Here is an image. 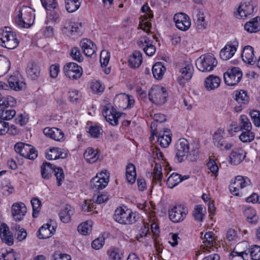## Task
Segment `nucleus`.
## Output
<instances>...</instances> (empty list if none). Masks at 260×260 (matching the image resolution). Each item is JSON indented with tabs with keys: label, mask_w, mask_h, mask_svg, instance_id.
Returning a JSON list of instances; mask_svg holds the SVG:
<instances>
[{
	"label": "nucleus",
	"mask_w": 260,
	"mask_h": 260,
	"mask_svg": "<svg viewBox=\"0 0 260 260\" xmlns=\"http://www.w3.org/2000/svg\"><path fill=\"white\" fill-rule=\"evenodd\" d=\"M245 29L250 33H255L260 30V17L257 16L244 25Z\"/></svg>",
	"instance_id": "nucleus-29"
},
{
	"label": "nucleus",
	"mask_w": 260,
	"mask_h": 260,
	"mask_svg": "<svg viewBox=\"0 0 260 260\" xmlns=\"http://www.w3.org/2000/svg\"><path fill=\"white\" fill-rule=\"evenodd\" d=\"M26 73L31 79L36 80L40 75V67L35 62H29L27 66Z\"/></svg>",
	"instance_id": "nucleus-24"
},
{
	"label": "nucleus",
	"mask_w": 260,
	"mask_h": 260,
	"mask_svg": "<svg viewBox=\"0 0 260 260\" xmlns=\"http://www.w3.org/2000/svg\"><path fill=\"white\" fill-rule=\"evenodd\" d=\"M207 166L210 171L216 177L218 172V167L215 160L213 159H210L207 164Z\"/></svg>",
	"instance_id": "nucleus-62"
},
{
	"label": "nucleus",
	"mask_w": 260,
	"mask_h": 260,
	"mask_svg": "<svg viewBox=\"0 0 260 260\" xmlns=\"http://www.w3.org/2000/svg\"><path fill=\"white\" fill-rule=\"evenodd\" d=\"M31 204L32 207V216L36 218L38 216V214L41 210V202L37 198L32 199L31 200Z\"/></svg>",
	"instance_id": "nucleus-58"
},
{
	"label": "nucleus",
	"mask_w": 260,
	"mask_h": 260,
	"mask_svg": "<svg viewBox=\"0 0 260 260\" xmlns=\"http://www.w3.org/2000/svg\"><path fill=\"white\" fill-rule=\"evenodd\" d=\"M120 101H122L123 103L127 105V108H131L134 105L135 101L134 99L131 98L129 96L125 94H120L117 95L114 99V102L116 106H117L119 108L125 109L123 105L119 104L118 103Z\"/></svg>",
	"instance_id": "nucleus-25"
},
{
	"label": "nucleus",
	"mask_w": 260,
	"mask_h": 260,
	"mask_svg": "<svg viewBox=\"0 0 260 260\" xmlns=\"http://www.w3.org/2000/svg\"><path fill=\"white\" fill-rule=\"evenodd\" d=\"M126 178L131 184L136 181V171L135 166L132 164H128L126 168Z\"/></svg>",
	"instance_id": "nucleus-43"
},
{
	"label": "nucleus",
	"mask_w": 260,
	"mask_h": 260,
	"mask_svg": "<svg viewBox=\"0 0 260 260\" xmlns=\"http://www.w3.org/2000/svg\"><path fill=\"white\" fill-rule=\"evenodd\" d=\"M148 96L149 100L153 103L161 105L166 102L168 93L165 88L155 86L151 88Z\"/></svg>",
	"instance_id": "nucleus-4"
},
{
	"label": "nucleus",
	"mask_w": 260,
	"mask_h": 260,
	"mask_svg": "<svg viewBox=\"0 0 260 260\" xmlns=\"http://www.w3.org/2000/svg\"><path fill=\"white\" fill-rule=\"evenodd\" d=\"M9 227L5 223L0 227V236L2 241L8 245H12L14 242L13 236L10 234Z\"/></svg>",
	"instance_id": "nucleus-23"
},
{
	"label": "nucleus",
	"mask_w": 260,
	"mask_h": 260,
	"mask_svg": "<svg viewBox=\"0 0 260 260\" xmlns=\"http://www.w3.org/2000/svg\"><path fill=\"white\" fill-rule=\"evenodd\" d=\"M44 134L48 137L61 142L64 140V135L62 131L56 127H46L43 130Z\"/></svg>",
	"instance_id": "nucleus-20"
},
{
	"label": "nucleus",
	"mask_w": 260,
	"mask_h": 260,
	"mask_svg": "<svg viewBox=\"0 0 260 260\" xmlns=\"http://www.w3.org/2000/svg\"><path fill=\"white\" fill-rule=\"evenodd\" d=\"M242 77V73L238 67H233L228 69L223 75L225 83L229 86H234L237 84Z\"/></svg>",
	"instance_id": "nucleus-6"
},
{
	"label": "nucleus",
	"mask_w": 260,
	"mask_h": 260,
	"mask_svg": "<svg viewBox=\"0 0 260 260\" xmlns=\"http://www.w3.org/2000/svg\"><path fill=\"white\" fill-rule=\"evenodd\" d=\"M1 41L2 46L9 49L15 48L19 44L16 34L9 27H6L3 31Z\"/></svg>",
	"instance_id": "nucleus-3"
},
{
	"label": "nucleus",
	"mask_w": 260,
	"mask_h": 260,
	"mask_svg": "<svg viewBox=\"0 0 260 260\" xmlns=\"http://www.w3.org/2000/svg\"><path fill=\"white\" fill-rule=\"evenodd\" d=\"M243 244H247L246 242L238 244L230 254L231 260H247L248 253L246 251L240 250V248Z\"/></svg>",
	"instance_id": "nucleus-21"
},
{
	"label": "nucleus",
	"mask_w": 260,
	"mask_h": 260,
	"mask_svg": "<svg viewBox=\"0 0 260 260\" xmlns=\"http://www.w3.org/2000/svg\"><path fill=\"white\" fill-rule=\"evenodd\" d=\"M9 88L19 91L25 87V83L22 77L19 74L12 75L8 79Z\"/></svg>",
	"instance_id": "nucleus-19"
},
{
	"label": "nucleus",
	"mask_w": 260,
	"mask_h": 260,
	"mask_svg": "<svg viewBox=\"0 0 260 260\" xmlns=\"http://www.w3.org/2000/svg\"><path fill=\"white\" fill-rule=\"evenodd\" d=\"M234 99L239 104H246L249 102V96L247 92L243 90H236L234 92Z\"/></svg>",
	"instance_id": "nucleus-48"
},
{
	"label": "nucleus",
	"mask_w": 260,
	"mask_h": 260,
	"mask_svg": "<svg viewBox=\"0 0 260 260\" xmlns=\"http://www.w3.org/2000/svg\"><path fill=\"white\" fill-rule=\"evenodd\" d=\"M88 133L93 138H99L102 135L101 128L97 125L91 126L88 130Z\"/></svg>",
	"instance_id": "nucleus-64"
},
{
	"label": "nucleus",
	"mask_w": 260,
	"mask_h": 260,
	"mask_svg": "<svg viewBox=\"0 0 260 260\" xmlns=\"http://www.w3.org/2000/svg\"><path fill=\"white\" fill-rule=\"evenodd\" d=\"M80 46L86 56L95 57L96 56V47L90 40L83 39L80 42Z\"/></svg>",
	"instance_id": "nucleus-16"
},
{
	"label": "nucleus",
	"mask_w": 260,
	"mask_h": 260,
	"mask_svg": "<svg viewBox=\"0 0 260 260\" xmlns=\"http://www.w3.org/2000/svg\"><path fill=\"white\" fill-rule=\"evenodd\" d=\"M109 176L106 172L102 171L99 175L93 177L90 182V186L94 190H102L108 184Z\"/></svg>",
	"instance_id": "nucleus-12"
},
{
	"label": "nucleus",
	"mask_w": 260,
	"mask_h": 260,
	"mask_svg": "<svg viewBox=\"0 0 260 260\" xmlns=\"http://www.w3.org/2000/svg\"><path fill=\"white\" fill-rule=\"evenodd\" d=\"M194 20L197 29L203 30L206 28V23L203 13L199 12L196 15Z\"/></svg>",
	"instance_id": "nucleus-52"
},
{
	"label": "nucleus",
	"mask_w": 260,
	"mask_h": 260,
	"mask_svg": "<svg viewBox=\"0 0 260 260\" xmlns=\"http://www.w3.org/2000/svg\"><path fill=\"white\" fill-rule=\"evenodd\" d=\"M10 60L3 55H0V77L5 75L10 70Z\"/></svg>",
	"instance_id": "nucleus-47"
},
{
	"label": "nucleus",
	"mask_w": 260,
	"mask_h": 260,
	"mask_svg": "<svg viewBox=\"0 0 260 260\" xmlns=\"http://www.w3.org/2000/svg\"><path fill=\"white\" fill-rule=\"evenodd\" d=\"M102 114L106 120L112 125L118 124V118L120 117L119 113L110 105L104 106Z\"/></svg>",
	"instance_id": "nucleus-11"
},
{
	"label": "nucleus",
	"mask_w": 260,
	"mask_h": 260,
	"mask_svg": "<svg viewBox=\"0 0 260 260\" xmlns=\"http://www.w3.org/2000/svg\"><path fill=\"white\" fill-rule=\"evenodd\" d=\"M55 167L49 162H44L41 167L42 177L44 179H48L53 173Z\"/></svg>",
	"instance_id": "nucleus-40"
},
{
	"label": "nucleus",
	"mask_w": 260,
	"mask_h": 260,
	"mask_svg": "<svg viewBox=\"0 0 260 260\" xmlns=\"http://www.w3.org/2000/svg\"><path fill=\"white\" fill-rule=\"evenodd\" d=\"M55 232L53 226L48 223L42 225L38 231V237L40 239H47L50 237Z\"/></svg>",
	"instance_id": "nucleus-30"
},
{
	"label": "nucleus",
	"mask_w": 260,
	"mask_h": 260,
	"mask_svg": "<svg viewBox=\"0 0 260 260\" xmlns=\"http://www.w3.org/2000/svg\"><path fill=\"white\" fill-rule=\"evenodd\" d=\"M181 73L180 76L178 79V81L180 84H183L184 83L182 82V79L188 81L192 77L193 74V67L190 64L185 65V66L180 70Z\"/></svg>",
	"instance_id": "nucleus-27"
},
{
	"label": "nucleus",
	"mask_w": 260,
	"mask_h": 260,
	"mask_svg": "<svg viewBox=\"0 0 260 260\" xmlns=\"http://www.w3.org/2000/svg\"><path fill=\"white\" fill-rule=\"evenodd\" d=\"M174 20L176 27L182 31L188 30L191 25L189 17L183 13H178L175 14Z\"/></svg>",
	"instance_id": "nucleus-13"
},
{
	"label": "nucleus",
	"mask_w": 260,
	"mask_h": 260,
	"mask_svg": "<svg viewBox=\"0 0 260 260\" xmlns=\"http://www.w3.org/2000/svg\"><path fill=\"white\" fill-rule=\"evenodd\" d=\"M161 170L162 169L161 165L159 164L155 163L152 173V183L153 184H159V185H161L162 178Z\"/></svg>",
	"instance_id": "nucleus-42"
},
{
	"label": "nucleus",
	"mask_w": 260,
	"mask_h": 260,
	"mask_svg": "<svg viewBox=\"0 0 260 260\" xmlns=\"http://www.w3.org/2000/svg\"><path fill=\"white\" fill-rule=\"evenodd\" d=\"M188 178V176H182L177 173H173L168 178L167 184L169 188H172L182 181Z\"/></svg>",
	"instance_id": "nucleus-37"
},
{
	"label": "nucleus",
	"mask_w": 260,
	"mask_h": 260,
	"mask_svg": "<svg viewBox=\"0 0 260 260\" xmlns=\"http://www.w3.org/2000/svg\"><path fill=\"white\" fill-rule=\"evenodd\" d=\"M12 215L16 221H20L23 220L27 212L25 205L22 202L14 203L11 207Z\"/></svg>",
	"instance_id": "nucleus-15"
},
{
	"label": "nucleus",
	"mask_w": 260,
	"mask_h": 260,
	"mask_svg": "<svg viewBox=\"0 0 260 260\" xmlns=\"http://www.w3.org/2000/svg\"><path fill=\"white\" fill-rule=\"evenodd\" d=\"M166 121V116L162 114H155L153 116V121L152 122L151 125V129H152V134H154L157 133V123H161Z\"/></svg>",
	"instance_id": "nucleus-50"
},
{
	"label": "nucleus",
	"mask_w": 260,
	"mask_h": 260,
	"mask_svg": "<svg viewBox=\"0 0 260 260\" xmlns=\"http://www.w3.org/2000/svg\"><path fill=\"white\" fill-rule=\"evenodd\" d=\"M246 152L242 148L236 149L232 151L230 155V162L234 165L240 164L245 158Z\"/></svg>",
	"instance_id": "nucleus-22"
},
{
	"label": "nucleus",
	"mask_w": 260,
	"mask_h": 260,
	"mask_svg": "<svg viewBox=\"0 0 260 260\" xmlns=\"http://www.w3.org/2000/svg\"><path fill=\"white\" fill-rule=\"evenodd\" d=\"M220 79L217 76L210 75L205 79L204 85L208 91L214 90L219 86Z\"/></svg>",
	"instance_id": "nucleus-26"
},
{
	"label": "nucleus",
	"mask_w": 260,
	"mask_h": 260,
	"mask_svg": "<svg viewBox=\"0 0 260 260\" xmlns=\"http://www.w3.org/2000/svg\"><path fill=\"white\" fill-rule=\"evenodd\" d=\"M240 127L241 131L251 130L252 125L246 115H243L240 118Z\"/></svg>",
	"instance_id": "nucleus-57"
},
{
	"label": "nucleus",
	"mask_w": 260,
	"mask_h": 260,
	"mask_svg": "<svg viewBox=\"0 0 260 260\" xmlns=\"http://www.w3.org/2000/svg\"><path fill=\"white\" fill-rule=\"evenodd\" d=\"M19 154L31 160H34L38 156V152L36 149L30 145L27 144H26L22 149H21Z\"/></svg>",
	"instance_id": "nucleus-28"
},
{
	"label": "nucleus",
	"mask_w": 260,
	"mask_h": 260,
	"mask_svg": "<svg viewBox=\"0 0 260 260\" xmlns=\"http://www.w3.org/2000/svg\"><path fill=\"white\" fill-rule=\"evenodd\" d=\"M104 88V86L99 81H93L91 83V89L94 93L102 92Z\"/></svg>",
	"instance_id": "nucleus-61"
},
{
	"label": "nucleus",
	"mask_w": 260,
	"mask_h": 260,
	"mask_svg": "<svg viewBox=\"0 0 260 260\" xmlns=\"http://www.w3.org/2000/svg\"><path fill=\"white\" fill-rule=\"evenodd\" d=\"M245 216L247 217L248 222L255 224L257 222L258 217L256 214V211L252 208H247L244 211Z\"/></svg>",
	"instance_id": "nucleus-46"
},
{
	"label": "nucleus",
	"mask_w": 260,
	"mask_h": 260,
	"mask_svg": "<svg viewBox=\"0 0 260 260\" xmlns=\"http://www.w3.org/2000/svg\"><path fill=\"white\" fill-rule=\"evenodd\" d=\"M63 70L66 76L73 80L79 79L83 74L82 68L75 62L67 63Z\"/></svg>",
	"instance_id": "nucleus-7"
},
{
	"label": "nucleus",
	"mask_w": 260,
	"mask_h": 260,
	"mask_svg": "<svg viewBox=\"0 0 260 260\" xmlns=\"http://www.w3.org/2000/svg\"><path fill=\"white\" fill-rule=\"evenodd\" d=\"M242 58L243 61L246 63L248 64L254 63L256 58L253 53V48L250 46H245L243 50Z\"/></svg>",
	"instance_id": "nucleus-32"
},
{
	"label": "nucleus",
	"mask_w": 260,
	"mask_h": 260,
	"mask_svg": "<svg viewBox=\"0 0 260 260\" xmlns=\"http://www.w3.org/2000/svg\"><path fill=\"white\" fill-rule=\"evenodd\" d=\"M70 55L74 60L78 62L82 61L83 57H82L78 48L74 47L72 48Z\"/></svg>",
	"instance_id": "nucleus-63"
},
{
	"label": "nucleus",
	"mask_w": 260,
	"mask_h": 260,
	"mask_svg": "<svg viewBox=\"0 0 260 260\" xmlns=\"http://www.w3.org/2000/svg\"><path fill=\"white\" fill-rule=\"evenodd\" d=\"M109 260H123V254L118 248L112 247L107 251Z\"/></svg>",
	"instance_id": "nucleus-44"
},
{
	"label": "nucleus",
	"mask_w": 260,
	"mask_h": 260,
	"mask_svg": "<svg viewBox=\"0 0 260 260\" xmlns=\"http://www.w3.org/2000/svg\"><path fill=\"white\" fill-rule=\"evenodd\" d=\"M171 131L166 128L163 131H160L157 139V142L163 148L167 147L171 142V137L170 136Z\"/></svg>",
	"instance_id": "nucleus-31"
},
{
	"label": "nucleus",
	"mask_w": 260,
	"mask_h": 260,
	"mask_svg": "<svg viewBox=\"0 0 260 260\" xmlns=\"http://www.w3.org/2000/svg\"><path fill=\"white\" fill-rule=\"evenodd\" d=\"M84 157L89 163L95 162L99 157V154L96 150L92 148H88L84 153Z\"/></svg>",
	"instance_id": "nucleus-41"
},
{
	"label": "nucleus",
	"mask_w": 260,
	"mask_h": 260,
	"mask_svg": "<svg viewBox=\"0 0 260 260\" xmlns=\"http://www.w3.org/2000/svg\"><path fill=\"white\" fill-rule=\"evenodd\" d=\"M67 153L62 151V149L56 147L50 149L47 153L46 157L50 160H55L59 158H64L67 157Z\"/></svg>",
	"instance_id": "nucleus-36"
},
{
	"label": "nucleus",
	"mask_w": 260,
	"mask_h": 260,
	"mask_svg": "<svg viewBox=\"0 0 260 260\" xmlns=\"http://www.w3.org/2000/svg\"><path fill=\"white\" fill-rule=\"evenodd\" d=\"M250 253L251 258L253 260H259L260 259V246L253 245L248 252Z\"/></svg>",
	"instance_id": "nucleus-60"
},
{
	"label": "nucleus",
	"mask_w": 260,
	"mask_h": 260,
	"mask_svg": "<svg viewBox=\"0 0 260 260\" xmlns=\"http://www.w3.org/2000/svg\"><path fill=\"white\" fill-rule=\"evenodd\" d=\"M217 61L213 54H206L201 56L196 62L198 70L203 72H209L217 66Z\"/></svg>",
	"instance_id": "nucleus-2"
},
{
	"label": "nucleus",
	"mask_w": 260,
	"mask_h": 260,
	"mask_svg": "<svg viewBox=\"0 0 260 260\" xmlns=\"http://www.w3.org/2000/svg\"><path fill=\"white\" fill-rule=\"evenodd\" d=\"M138 45L142 48L148 56H152L155 52V47L152 45V41L147 37L140 38L137 42Z\"/></svg>",
	"instance_id": "nucleus-18"
},
{
	"label": "nucleus",
	"mask_w": 260,
	"mask_h": 260,
	"mask_svg": "<svg viewBox=\"0 0 260 260\" xmlns=\"http://www.w3.org/2000/svg\"><path fill=\"white\" fill-rule=\"evenodd\" d=\"M142 62V55L139 51H135L133 54L130 56L128 59V63L132 68H138L140 66Z\"/></svg>",
	"instance_id": "nucleus-38"
},
{
	"label": "nucleus",
	"mask_w": 260,
	"mask_h": 260,
	"mask_svg": "<svg viewBox=\"0 0 260 260\" xmlns=\"http://www.w3.org/2000/svg\"><path fill=\"white\" fill-rule=\"evenodd\" d=\"M66 9L69 13H73L80 7L81 0H64Z\"/></svg>",
	"instance_id": "nucleus-49"
},
{
	"label": "nucleus",
	"mask_w": 260,
	"mask_h": 260,
	"mask_svg": "<svg viewBox=\"0 0 260 260\" xmlns=\"http://www.w3.org/2000/svg\"><path fill=\"white\" fill-rule=\"evenodd\" d=\"M201 238L204 244V245L201 247V249L203 250V252H205L206 250L210 251L211 249L213 250L214 248H217V240L212 232H206L205 234L201 232Z\"/></svg>",
	"instance_id": "nucleus-8"
},
{
	"label": "nucleus",
	"mask_w": 260,
	"mask_h": 260,
	"mask_svg": "<svg viewBox=\"0 0 260 260\" xmlns=\"http://www.w3.org/2000/svg\"><path fill=\"white\" fill-rule=\"evenodd\" d=\"M16 115L14 109H7V108L0 109V119L3 120H10Z\"/></svg>",
	"instance_id": "nucleus-51"
},
{
	"label": "nucleus",
	"mask_w": 260,
	"mask_h": 260,
	"mask_svg": "<svg viewBox=\"0 0 260 260\" xmlns=\"http://www.w3.org/2000/svg\"><path fill=\"white\" fill-rule=\"evenodd\" d=\"M74 213V209L70 205H67L59 212L60 220L63 223H68L71 220V216Z\"/></svg>",
	"instance_id": "nucleus-34"
},
{
	"label": "nucleus",
	"mask_w": 260,
	"mask_h": 260,
	"mask_svg": "<svg viewBox=\"0 0 260 260\" xmlns=\"http://www.w3.org/2000/svg\"><path fill=\"white\" fill-rule=\"evenodd\" d=\"M205 212L206 209L202 205H196L194 207L193 215L196 220L202 221L205 216L204 213Z\"/></svg>",
	"instance_id": "nucleus-54"
},
{
	"label": "nucleus",
	"mask_w": 260,
	"mask_h": 260,
	"mask_svg": "<svg viewBox=\"0 0 260 260\" xmlns=\"http://www.w3.org/2000/svg\"><path fill=\"white\" fill-rule=\"evenodd\" d=\"M81 28L80 23L73 22L70 20H67L65 22L63 27L64 32H69L71 35H73L74 32H80Z\"/></svg>",
	"instance_id": "nucleus-33"
},
{
	"label": "nucleus",
	"mask_w": 260,
	"mask_h": 260,
	"mask_svg": "<svg viewBox=\"0 0 260 260\" xmlns=\"http://www.w3.org/2000/svg\"><path fill=\"white\" fill-rule=\"evenodd\" d=\"M166 71V68L161 62H158L155 63L152 67V72L154 78L160 80L162 78Z\"/></svg>",
	"instance_id": "nucleus-39"
},
{
	"label": "nucleus",
	"mask_w": 260,
	"mask_h": 260,
	"mask_svg": "<svg viewBox=\"0 0 260 260\" xmlns=\"http://www.w3.org/2000/svg\"><path fill=\"white\" fill-rule=\"evenodd\" d=\"M189 142L185 139H180L175 145V156L178 162H181L187 158L189 153Z\"/></svg>",
	"instance_id": "nucleus-5"
},
{
	"label": "nucleus",
	"mask_w": 260,
	"mask_h": 260,
	"mask_svg": "<svg viewBox=\"0 0 260 260\" xmlns=\"http://www.w3.org/2000/svg\"><path fill=\"white\" fill-rule=\"evenodd\" d=\"M92 230L91 221H86L81 223L78 226V232L83 235H86L89 234Z\"/></svg>",
	"instance_id": "nucleus-55"
},
{
	"label": "nucleus",
	"mask_w": 260,
	"mask_h": 260,
	"mask_svg": "<svg viewBox=\"0 0 260 260\" xmlns=\"http://www.w3.org/2000/svg\"><path fill=\"white\" fill-rule=\"evenodd\" d=\"M250 180L248 177L238 176L235 177L234 182L231 183L229 188L231 192L233 194L238 196L240 189L250 185Z\"/></svg>",
	"instance_id": "nucleus-10"
},
{
	"label": "nucleus",
	"mask_w": 260,
	"mask_h": 260,
	"mask_svg": "<svg viewBox=\"0 0 260 260\" xmlns=\"http://www.w3.org/2000/svg\"><path fill=\"white\" fill-rule=\"evenodd\" d=\"M238 42L236 39L228 43L220 52V57L224 60H227L232 57L237 51Z\"/></svg>",
	"instance_id": "nucleus-14"
},
{
	"label": "nucleus",
	"mask_w": 260,
	"mask_h": 260,
	"mask_svg": "<svg viewBox=\"0 0 260 260\" xmlns=\"http://www.w3.org/2000/svg\"><path fill=\"white\" fill-rule=\"evenodd\" d=\"M53 173H54V175L56 178L57 185L59 186L61 185V182L64 180V175L63 170L60 167H55Z\"/></svg>",
	"instance_id": "nucleus-59"
},
{
	"label": "nucleus",
	"mask_w": 260,
	"mask_h": 260,
	"mask_svg": "<svg viewBox=\"0 0 260 260\" xmlns=\"http://www.w3.org/2000/svg\"><path fill=\"white\" fill-rule=\"evenodd\" d=\"M242 133L239 136V139L244 143L252 141L254 138V134L251 130L242 131Z\"/></svg>",
	"instance_id": "nucleus-56"
},
{
	"label": "nucleus",
	"mask_w": 260,
	"mask_h": 260,
	"mask_svg": "<svg viewBox=\"0 0 260 260\" xmlns=\"http://www.w3.org/2000/svg\"><path fill=\"white\" fill-rule=\"evenodd\" d=\"M113 218L120 224L130 225L135 223L139 219V216L136 212H133L129 209H124L119 207L115 210Z\"/></svg>",
	"instance_id": "nucleus-1"
},
{
	"label": "nucleus",
	"mask_w": 260,
	"mask_h": 260,
	"mask_svg": "<svg viewBox=\"0 0 260 260\" xmlns=\"http://www.w3.org/2000/svg\"><path fill=\"white\" fill-rule=\"evenodd\" d=\"M253 11V6L249 2H244L241 3L239 6L235 15L237 18L244 19L251 15Z\"/></svg>",
	"instance_id": "nucleus-17"
},
{
	"label": "nucleus",
	"mask_w": 260,
	"mask_h": 260,
	"mask_svg": "<svg viewBox=\"0 0 260 260\" xmlns=\"http://www.w3.org/2000/svg\"><path fill=\"white\" fill-rule=\"evenodd\" d=\"M16 104V100L10 95L3 96L0 94V107L2 109L8 108V107H13Z\"/></svg>",
	"instance_id": "nucleus-45"
},
{
	"label": "nucleus",
	"mask_w": 260,
	"mask_h": 260,
	"mask_svg": "<svg viewBox=\"0 0 260 260\" xmlns=\"http://www.w3.org/2000/svg\"><path fill=\"white\" fill-rule=\"evenodd\" d=\"M29 10V8L27 7H23L20 8L18 12L17 15L15 18L16 23L23 28H28L30 26L29 23H26L24 21L23 16L25 15L27 11Z\"/></svg>",
	"instance_id": "nucleus-35"
},
{
	"label": "nucleus",
	"mask_w": 260,
	"mask_h": 260,
	"mask_svg": "<svg viewBox=\"0 0 260 260\" xmlns=\"http://www.w3.org/2000/svg\"><path fill=\"white\" fill-rule=\"evenodd\" d=\"M187 213L188 209L179 205L174 207L169 211V218L173 222H179L185 218Z\"/></svg>",
	"instance_id": "nucleus-9"
},
{
	"label": "nucleus",
	"mask_w": 260,
	"mask_h": 260,
	"mask_svg": "<svg viewBox=\"0 0 260 260\" xmlns=\"http://www.w3.org/2000/svg\"><path fill=\"white\" fill-rule=\"evenodd\" d=\"M225 133L222 128L217 129L213 135V141L214 145L217 146L224 138Z\"/></svg>",
	"instance_id": "nucleus-53"
}]
</instances>
